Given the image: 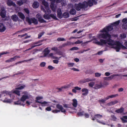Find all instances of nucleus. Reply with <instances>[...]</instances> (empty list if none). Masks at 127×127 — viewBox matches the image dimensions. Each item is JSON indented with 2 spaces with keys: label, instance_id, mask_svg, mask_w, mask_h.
<instances>
[{
  "label": "nucleus",
  "instance_id": "31",
  "mask_svg": "<svg viewBox=\"0 0 127 127\" xmlns=\"http://www.w3.org/2000/svg\"><path fill=\"white\" fill-rule=\"evenodd\" d=\"M39 5L38 2H35L33 3L32 6L34 8H37L38 7Z\"/></svg>",
  "mask_w": 127,
  "mask_h": 127
},
{
  "label": "nucleus",
  "instance_id": "58",
  "mask_svg": "<svg viewBox=\"0 0 127 127\" xmlns=\"http://www.w3.org/2000/svg\"><path fill=\"white\" fill-rule=\"evenodd\" d=\"M25 85L23 86H21L20 87H18L17 88H16V89L18 90H22L25 87Z\"/></svg>",
  "mask_w": 127,
  "mask_h": 127
},
{
  "label": "nucleus",
  "instance_id": "8",
  "mask_svg": "<svg viewBox=\"0 0 127 127\" xmlns=\"http://www.w3.org/2000/svg\"><path fill=\"white\" fill-rule=\"evenodd\" d=\"M113 29V27L111 26H107L106 28H104L102 30L100 31V32H107L111 31Z\"/></svg>",
  "mask_w": 127,
  "mask_h": 127
},
{
  "label": "nucleus",
  "instance_id": "48",
  "mask_svg": "<svg viewBox=\"0 0 127 127\" xmlns=\"http://www.w3.org/2000/svg\"><path fill=\"white\" fill-rule=\"evenodd\" d=\"M57 40L58 41H65V40L64 38H61L60 37L58 38L57 39Z\"/></svg>",
  "mask_w": 127,
  "mask_h": 127
},
{
  "label": "nucleus",
  "instance_id": "52",
  "mask_svg": "<svg viewBox=\"0 0 127 127\" xmlns=\"http://www.w3.org/2000/svg\"><path fill=\"white\" fill-rule=\"evenodd\" d=\"M94 72V71L92 69H89L88 71V74H92Z\"/></svg>",
  "mask_w": 127,
  "mask_h": 127
},
{
  "label": "nucleus",
  "instance_id": "19",
  "mask_svg": "<svg viewBox=\"0 0 127 127\" xmlns=\"http://www.w3.org/2000/svg\"><path fill=\"white\" fill-rule=\"evenodd\" d=\"M44 56L46 57L47 56L50 52V50L48 49V47H47L45 48L44 51Z\"/></svg>",
  "mask_w": 127,
  "mask_h": 127
},
{
  "label": "nucleus",
  "instance_id": "15",
  "mask_svg": "<svg viewBox=\"0 0 127 127\" xmlns=\"http://www.w3.org/2000/svg\"><path fill=\"white\" fill-rule=\"evenodd\" d=\"M104 87V85L101 83L100 84H95L94 88L95 89H98Z\"/></svg>",
  "mask_w": 127,
  "mask_h": 127
},
{
  "label": "nucleus",
  "instance_id": "10",
  "mask_svg": "<svg viewBox=\"0 0 127 127\" xmlns=\"http://www.w3.org/2000/svg\"><path fill=\"white\" fill-rule=\"evenodd\" d=\"M84 3H86L87 4V7L88 5L90 7H91L93 5L94 3L95 4H96L97 2L95 0H89L88 2L86 1H84Z\"/></svg>",
  "mask_w": 127,
  "mask_h": 127
},
{
  "label": "nucleus",
  "instance_id": "64",
  "mask_svg": "<svg viewBox=\"0 0 127 127\" xmlns=\"http://www.w3.org/2000/svg\"><path fill=\"white\" fill-rule=\"evenodd\" d=\"M25 11L27 14H29L30 12L29 11V9L27 8H25L24 9Z\"/></svg>",
  "mask_w": 127,
  "mask_h": 127
},
{
  "label": "nucleus",
  "instance_id": "16",
  "mask_svg": "<svg viewBox=\"0 0 127 127\" xmlns=\"http://www.w3.org/2000/svg\"><path fill=\"white\" fill-rule=\"evenodd\" d=\"M29 98V96L28 95H23L21 98L20 100L21 101L24 102L27 99H28Z\"/></svg>",
  "mask_w": 127,
  "mask_h": 127
},
{
  "label": "nucleus",
  "instance_id": "47",
  "mask_svg": "<svg viewBox=\"0 0 127 127\" xmlns=\"http://www.w3.org/2000/svg\"><path fill=\"white\" fill-rule=\"evenodd\" d=\"M20 58V56H16L14 57L11 58L12 61H15L16 59L17 58Z\"/></svg>",
  "mask_w": 127,
  "mask_h": 127
},
{
  "label": "nucleus",
  "instance_id": "27",
  "mask_svg": "<svg viewBox=\"0 0 127 127\" xmlns=\"http://www.w3.org/2000/svg\"><path fill=\"white\" fill-rule=\"evenodd\" d=\"M7 5L9 6H15V3L11 1L8 0L7 1Z\"/></svg>",
  "mask_w": 127,
  "mask_h": 127
},
{
  "label": "nucleus",
  "instance_id": "35",
  "mask_svg": "<svg viewBox=\"0 0 127 127\" xmlns=\"http://www.w3.org/2000/svg\"><path fill=\"white\" fill-rule=\"evenodd\" d=\"M69 16V13L66 12L64 13L63 14V17L65 18H68Z\"/></svg>",
  "mask_w": 127,
  "mask_h": 127
},
{
  "label": "nucleus",
  "instance_id": "28",
  "mask_svg": "<svg viewBox=\"0 0 127 127\" xmlns=\"http://www.w3.org/2000/svg\"><path fill=\"white\" fill-rule=\"evenodd\" d=\"M55 2H54L53 1H52L50 6L52 10L53 11H56V8L54 7V3Z\"/></svg>",
  "mask_w": 127,
  "mask_h": 127
},
{
  "label": "nucleus",
  "instance_id": "17",
  "mask_svg": "<svg viewBox=\"0 0 127 127\" xmlns=\"http://www.w3.org/2000/svg\"><path fill=\"white\" fill-rule=\"evenodd\" d=\"M57 16L60 19L62 18L63 17V15L62 14V11L60 9H58L57 11Z\"/></svg>",
  "mask_w": 127,
  "mask_h": 127
},
{
  "label": "nucleus",
  "instance_id": "40",
  "mask_svg": "<svg viewBox=\"0 0 127 127\" xmlns=\"http://www.w3.org/2000/svg\"><path fill=\"white\" fill-rule=\"evenodd\" d=\"M3 102L6 103H10L11 102V100L10 99L5 98L3 100Z\"/></svg>",
  "mask_w": 127,
  "mask_h": 127
},
{
  "label": "nucleus",
  "instance_id": "2",
  "mask_svg": "<svg viewBox=\"0 0 127 127\" xmlns=\"http://www.w3.org/2000/svg\"><path fill=\"white\" fill-rule=\"evenodd\" d=\"M87 4L83 2L82 3L80 2L76 5V9L78 11H79L81 8H87Z\"/></svg>",
  "mask_w": 127,
  "mask_h": 127
},
{
  "label": "nucleus",
  "instance_id": "63",
  "mask_svg": "<svg viewBox=\"0 0 127 127\" xmlns=\"http://www.w3.org/2000/svg\"><path fill=\"white\" fill-rule=\"evenodd\" d=\"M95 76L96 77H98L100 76L101 75V74L98 72H96L95 74Z\"/></svg>",
  "mask_w": 127,
  "mask_h": 127
},
{
  "label": "nucleus",
  "instance_id": "62",
  "mask_svg": "<svg viewBox=\"0 0 127 127\" xmlns=\"http://www.w3.org/2000/svg\"><path fill=\"white\" fill-rule=\"evenodd\" d=\"M120 119L123 123H127V120H126V119H125L123 118H121Z\"/></svg>",
  "mask_w": 127,
  "mask_h": 127
},
{
  "label": "nucleus",
  "instance_id": "45",
  "mask_svg": "<svg viewBox=\"0 0 127 127\" xmlns=\"http://www.w3.org/2000/svg\"><path fill=\"white\" fill-rule=\"evenodd\" d=\"M42 45V44H39L38 45H34L32 46H31V48H29L28 49V50H31V49L33 48L34 47H36L37 46H40Z\"/></svg>",
  "mask_w": 127,
  "mask_h": 127
},
{
  "label": "nucleus",
  "instance_id": "43",
  "mask_svg": "<svg viewBox=\"0 0 127 127\" xmlns=\"http://www.w3.org/2000/svg\"><path fill=\"white\" fill-rule=\"evenodd\" d=\"M50 18L51 17L53 19L55 20H57L58 19L57 18L55 15L53 14H51L50 15Z\"/></svg>",
  "mask_w": 127,
  "mask_h": 127
},
{
  "label": "nucleus",
  "instance_id": "6",
  "mask_svg": "<svg viewBox=\"0 0 127 127\" xmlns=\"http://www.w3.org/2000/svg\"><path fill=\"white\" fill-rule=\"evenodd\" d=\"M118 94L109 95L105 98V99H101L99 100L98 101L99 102H101L102 103H104L105 102L106 100H108L109 98H112L114 97H116L118 96Z\"/></svg>",
  "mask_w": 127,
  "mask_h": 127
},
{
  "label": "nucleus",
  "instance_id": "44",
  "mask_svg": "<svg viewBox=\"0 0 127 127\" xmlns=\"http://www.w3.org/2000/svg\"><path fill=\"white\" fill-rule=\"evenodd\" d=\"M120 23V21H118L112 24V25L114 26L118 25Z\"/></svg>",
  "mask_w": 127,
  "mask_h": 127
},
{
  "label": "nucleus",
  "instance_id": "22",
  "mask_svg": "<svg viewBox=\"0 0 127 127\" xmlns=\"http://www.w3.org/2000/svg\"><path fill=\"white\" fill-rule=\"evenodd\" d=\"M124 108L123 107H121L120 109H118L115 110V112L118 113H122L124 112Z\"/></svg>",
  "mask_w": 127,
  "mask_h": 127
},
{
  "label": "nucleus",
  "instance_id": "25",
  "mask_svg": "<svg viewBox=\"0 0 127 127\" xmlns=\"http://www.w3.org/2000/svg\"><path fill=\"white\" fill-rule=\"evenodd\" d=\"M18 15L23 20H24L25 18L24 15L22 12H19L18 13Z\"/></svg>",
  "mask_w": 127,
  "mask_h": 127
},
{
  "label": "nucleus",
  "instance_id": "20",
  "mask_svg": "<svg viewBox=\"0 0 127 127\" xmlns=\"http://www.w3.org/2000/svg\"><path fill=\"white\" fill-rule=\"evenodd\" d=\"M120 76V75L119 74H113L108 77L105 78L108 79L107 80H110L114 79V77L115 76Z\"/></svg>",
  "mask_w": 127,
  "mask_h": 127
},
{
  "label": "nucleus",
  "instance_id": "30",
  "mask_svg": "<svg viewBox=\"0 0 127 127\" xmlns=\"http://www.w3.org/2000/svg\"><path fill=\"white\" fill-rule=\"evenodd\" d=\"M21 100H19L17 101L14 102V104L15 105H19L24 106L25 104H24L23 103H22Z\"/></svg>",
  "mask_w": 127,
  "mask_h": 127
},
{
  "label": "nucleus",
  "instance_id": "5",
  "mask_svg": "<svg viewBox=\"0 0 127 127\" xmlns=\"http://www.w3.org/2000/svg\"><path fill=\"white\" fill-rule=\"evenodd\" d=\"M105 33H100L99 35V38H102L104 39H106L111 38V35L108 32H105Z\"/></svg>",
  "mask_w": 127,
  "mask_h": 127
},
{
  "label": "nucleus",
  "instance_id": "38",
  "mask_svg": "<svg viewBox=\"0 0 127 127\" xmlns=\"http://www.w3.org/2000/svg\"><path fill=\"white\" fill-rule=\"evenodd\" d=\"M44 41V40H39L38 41L35 42H34L33 44L34 45H38L39 44H39V43L42 42Z\"/></svg>",
  "mask_w": 127,
  "mask_h": 127
},
{
  "label": "nucleus",
  "instance_id": "13",
  "mask_svg": "<svg viewBox=\"0 0 127 127\" xmlns=\"http://www.w3.org/2000/svg\"><path fill=\"white\" fill-rule=\"evenodd\" d=\"M56 107L58 109H60V111L62 112L65 113L66 111L64 109L62 106L59 104H57L56 106Z\"/></svg>",
  "mask_w": 127,
  "mask_h": 127
},
{
  "label": "nucleus",
  "instance_id": "42",
  "mask_svg": "<svg viewBox=\"0 0 127 127\" xmlns=\"http://www.w3.org/2000/svg\"><path fill=\"white\" fill-rule=\"evenodd\" d=\"M95 84V83L94 82H90L89 83L88 85L89 86L91 87H93L94 85Z\"/></svg>",
  "mask_w": 127,
  "mask_h": 127
},
{
  "label": "nucleus",
  "instance_id": "23",
  "mask_svg": "<svg viewBox=\"0 0 127 127\" xmlns=\"http://www.w3.org/2000/svg\"><path fill=\"white\" fill-rule=\"evenodd\" d=\"M118 101L117 100H115L112 101L107 104V105L108 106H110L113 105H114L118 103Z\"/></svg>",
  "mask_w": 127,
  "mask_h": 127
},
{
  "label": "nucleus",
  "instance_id": "32",
  "mask_svg": "<svg viewBox=\"0 0 127 127\" xmlns=\"http://www.w3.org/2000/svg\"><path fill=\"white\" fill-rule=\"evenodd\" d=\"M70 14L72 15H75L76 13V11L74 9H72L70 10Z\"/></svg>",
  "mask_w": 127,
  "mask_h": 127
},
{
  "label": "nucleus",
  "instance_id": "56",
  "mask_svg": "<svg viewBox=\"0 0 127 127\" xmlns=\"http://www.w3.org/2000/svg\"><path fill=\"white\" fill-rule=\"evenodd\" d=\"M68 65L69 67L73 66L74 64V63H70L67 64Z\"/></svg>",
  "mask_w": 127,
  "mask_h": 127
},
{
  "label": "nucleus",
  "instance_id": "21",
  "mask_svg": "<svg viewBox=\"0 0 127 127\" xmlns=\"http://www.w3.org/2000/svg\"><path fill=\"white\" fill-rule=\"evenodd\" d=\"M38 20L39 22L40 23H45L46 22V21L45 20L42 18L41 15H39L37 17Z\"/></svg>",
  "mask_w": 127,
  "mask_h": 127
},
{
  "label": "nucleus",
  "instance_id": "33",
  "mask_svg": "<svg viewBox=\"0 0 127 127\" xmlns=\"http://www.w3.org/2000/svg\"><path fill=\"white\" fill-rule=\"evenodd\" d=\"M84 113L85 112L83 111H82L78 112L77 114L78 116H81L84 115Z\"/></svg>",
  "mask_w": 127,
  "mask_h": 127
},
{
  "label": "nucleus",
  "instance_id": "54",
  "mask_svg": "<svg viewBox=\"0 0 127 127\" xmlns=\"http://www.w3.org/2000/svg\"><path fill=\"white\" fill-rule=\"evenodd\" d=\"M120 36L123 38H125L126 37V35L125 33H123L120 35Z\"/></svg>",
  "mask_w": 127,
  "mask_h": 127
},
{
  "label": "nucleus",
  "instance_id": "53",
  "mask_svg": "<svg viewBox=\"0 0 127 127\" xmlns=\"http://www.w3.org/2000/svg\"><path fill=\"white\" fill-rule=\"evenodd\" d=\"M79 49V48L76 47H74L71 48L70 50H76Z\"/></svg>",
  "mask_w": 127,
  "mask_h": 127
},
{
  "label": "nucleus",
  "instance_id": "34",
  "mask_svg": "<svg viewBox=\"0 0 127 127\" xmlns=\"http://www.w3.org/2000/svg\"><path fill=\"white\" fill-rule=\"evenodd\" d=\"M71 44V43L70 42L67 41V43H64L62 44L63 47H64L69 45H70Z\"/></svg>",
  "mask_w": 127,
  "mask_h": 127
},
{
  "label": "nucleus",
  "instance_id": "51",
  "mask_svg": "<svg viewBox=\"0 0 127 127\" xmlns=\"http://www.w3.org/2000/svg\"><path fill=\"white\" fill-rule=\"evenodd\" d=\"M83 41H80L79 40H78L77 41H75L74 43L75 44H81L82 43Z\"/></svg>",
  "mask_w": 127,
  "mask_h": 127
},
{
  "label": "nucleus",
  "instance_id": "18",
  "mask_svg": "<svg viewBox=\"0 0 127 127\" xmlns=\"http://www.w3.org/2000/svg\"><path fill=\"white\" fill-rule=\"evenodd\" d=\"M6 28L4 25L2 23L0 24V32H4Z\"/></svg>",
  "mask_w": 127,
  "mask_h": 127
},
{
  "label": "nucleus",
  "instance_id": "37",
  "mask_svg": "<svg viewBox=\"0 0 127 127\" xmlns=\"http://www.w3.org/2000/svg\"><path fill=\"white\" fill-rule=\"evenodd\" d=\"M16 3L19 5L21 6L24 3L22 1V0H20L17 1V2Z\"/></svg>",
  "mask_w": 127,
  "mask_h": 127
},
{
  "label": "nucleus",
  "instance_id": "12",
  "mask_svg": "<svg viewBox=\"0 0 127 127\" xmlns=\"http://www.w3.org/2000/svg\"><path fill=\"white\" fill-rule=\"evenodd\" d=\"M6 11L3 8L1 9L0 11V15L2 18H5L6 17Z\"/></svg>",
  "mask_w": 127,
  "mask_h": 127
},
{
  "label": "nucleus",
  "instance_id": "41",
  "mask_svg": "<svg viewBox=\"0 0 127 127\" xmlns=\"http://www.w3.org/2000/svg\"><path fill=\"white\" fill-rule=\"evenodd\" d=\"M40 103L41 104H43V105H42V106H48V105L47 104L48 103V102H46V101H44L43 102H41Z\"/></svg>",
  "mask_w": 127,
  "mask_h": 127
},
{
  "label": "nucleus",
  "instance_id": "61",
  "mask_svg": "<svg viewBox=\"0 0 127 127\" xmlns=\"http://www.w3.org/2000/svg\"><path fill=\"white\" fill-rule=\"evenodd\" d=\"M48 68L50 70H52L54 68V67H53L52 66L50 65L48 66Z\"/></svg>",
  "mask_w": 127,
  "mask_h": 127
},
{
  "label": "nucleus",
  "instance_id": "7",
  "mask_svg": "<svg viewBox=\"0 0 127 127\" xmlns=\"http://www.w3.org/2000/svg\"><path fill=\"white\" fill-rule=\"evenodd\" d=\"M121 43L119 41H116L114 45L115 46H112V48L114 49L117 52H119L121 49Z\"/></svg>",
  "mask_w": 127,
  "mask_h": 127
},
{
  "label": "nucleus",
  "instance_id": "11",
  "mask_svg": "<svg viewBox=\"0 0 127 127\" xmlns=\"http://www.w3.org/2000/svg\"><path fill=\"white\" fill-rule=\"evenodd\" d=\"M41 9L45 13V14L43 16V18L45 19L49 20L50 19V15H49L47 13V12L43 8H41Z\"/></svg>",
  "mask_w": 127,
  "mask_h": 127
},
{
  "label": "nucleus",
  "instance_id": "9",
  "mask_svg": "<svg viewBox=\"0 0 127 127\" xmlns=\"http://www.w3.org/2000/svg\"><path fill=\"white\" fill-rule=\"evenodd\" d=\"M43 4L45 6V8L48 14H50L51 12V11L49 7L48 4L47 2L44 1L42 2Z\"/></svg>",
  "mask_w": 127,
  "mask_h": 127
},
{
  "label": "nucleus",
  "instance_id": "46",
  "mask_svg": "<svg viewBox=\"0 0 127 127\" xmlns=\"http://www.w3.org/2000/svg\"><path fill=\"white\" fill-rule=\"evenodd\" d=\"M85 79H86L87 82H89V81H94L95 80V79H90V78H87Z\"/></svg>",
  "mask_w": 127,
  "mask_h": 127
},
{
  "label": "nucleus",
  "instance_id": "3",
  "mask_svg": "<svg viewBox=\"0 0 127 127\" xmlns=\"http://www.w3.org/2000/svg\"><path fill=\"white\" fill-rule=\"evenodd\" d=\"M102 117V115H100L99 114H97L95 115L94 117H92L91 119L93 121L96 120L97 122L103 125H105V123L98 120V119H100Z\"/></svg>",
  "mask_w": 127,
  "mask_h": 127
},
{
  "label": "nucleus",
  "instance_id": "50",
  "mask_svg": "<svg viewBox=\"0 0 127 127\" xmlns=\"http://www.w3.org/2000/svg\"><path fill=\"white\" fill-rule=\"evenodd\" d=\"M46 63L45 62H42L40 64V66L41 67H44L46 65Z\"/></svg>",
  "mask_w": 127,
  "mask_h": 127
},
{
  "label": "nucleus",
  "instance_id": "49",
  "mask_svg": "<svg viewBox=\"0 0 127 127\" xmlns=\"http://www.w3.org/2000/svg\"><path fill=\"white\" fill-rule=\"evenodd\" d=\"M44 32H41L39 33L38 35V38H40L44 34Z\"/></svg>",
  "mask_w": 127,
  "mask_h": 127
},
{
  "label": "nucleus",
  "instance_id": "39",
  "mask_svg": "<svg viewBox=\"0 0 127 127\" xmlns=\"http://www.w3.org/2000/svg\"><path fill=\"white\" fill-rule=\"evenodd\" d=\"M33 59H34V58H31L28 60H23V61H20L18 62V64H19L20 63H23V62H27L28 61H30L31 60H33Z\"/></svg>",
  "mask_w": 127,
  "mask_h": 127
},
{
  "label": "nucleus",
  "instance_id": "55",
  "mask_svg": "<svg viewBox=\"0 0 127 127\" xmlns=\"http://www.w3.org/2000/svg\"><path fill=\"white\" fill-rule=\"evenodd\" d=\"M14 93L19 96L20 95V91L18 90H15L14 91Z\"/></svg>",
  "mask_w": 127,
  "mask_h": 127
},
{
  "label": "nucleus",
  "instance_id": "4",
  "mask_svg": "<svg viewBox=\"0 0 127 127\" xmlns=\"http://www.w3.org/2000/svg\"><path fill=\"white\" fill-rule=\"evenodd\" d=\"M26 19V21L29 25H31L32 23L34 24H38L37 20L35 18H32L30 19L28 17H27Z\"/></svg>",
  "mask_w": 127,
  "mask_h": 127
},
{
  "label": "nucleus",
  "instance_id": "60",
  "mask_svg": "<svg viewBox=\"0 0 127 127\" xmlns=\"http://www.w3.org/2000/svg\"><path fill=\"white\" fill-rule=\"evenodd\" d=\"M122 22L125 24H127V18H124L122 20Z\"/></svg>",
  "mask_w": 127,
  "mask_h": 127
},
{
  "label": "nucleus",
  "instance_id": "29",
  "mask_svg": "<svg viewBox=\"0 0 127 127\" xmlns=\"http://www.w3.org/2000/svg\"><path fill=\"white\" fill-rule=\"evenodd\" d=\"M49 56L51 57L52 58L55 59H57L58 60H59L61 58V57H59V58L56 57H54L53 56V54L52 53H50L49 54Z\"/></svg>",
  "mask_w": 127,
  "mask_h": 127
},
{
  "label": "nucleus",
  "instance_id": "57",
  "mask_svg": "<svg viewBox=\"0 0 127 127\" xmlns=\"http://www.w3.org/2000/svg\"><path fill=\"white\" fill-rule=\"evenodd\" d=\"M52 50L54 51L55 52H57L58 50V48L57 47H53L51 48Z\"/></svg>",
  "mask_w": 127,
  "mask_h": 127
},
{
  "label": "nucleus",
  "instance_id": "36",
  "mask_svg": "<svg viewBox=\"0 0 127 127\" xmlns=\"http://www.w3.org/2000/svg\"><path fill=\"white\" fill-rule=\"evenodd\" d=\"M42 98V97L37 96L36 98V100L35 102L36 103H41V102L38 101V100Z\"/></svg>",
  "mask_w": 127,
  "mask_h": 127
},
{
  "label": "nucleus",
  "instance_id": "24",
  "mask_svg": "<svg viewBox=\"0 0 127 127\" xmlns=\"http://www.w3.org/2000/svg\"><path fill=\"white\" fill-rule=\"evenodd\" d=\"M11 18L14 22L17 21L18 19V17L15 14L12 15L11 17Z\"/></svg>",
  "mask_w": 127,
  "mask_h": 127
},
{
  "label": "nucleus",
  "instance_id": "14",
  "mask_svg": "<svg viewBox=\"0 0 127 127\" xmlns=\"http://www.w3.org/2000/svg\"><path fill=\"white\" fill-rule=\"evenodd\" d=\"M81 91L82 92H83V93L82 94V95L84 96L87 95L89 93L88 90L86 88L82 89Z\"/></svg>",
  "mask_w": 127,
  "mask_h": 127
},
{
  "label": "nucleus",
  "instance_id": "26",
  "mask_svg": "<svg viewBox=\"0 0 127 127\" xmlns=\"http://www.w3.org/2000/svg\"><path fill=\"white\" fill-rule=\"evenodd\" d=\"M73 103L72 105L73 106L75 107H76L77 105V101L76 99H73L72 100Z\"/></svg>",
  "mask_w": 127,
  "mask_h": 127
},
{
  "label": "nucleus",
  "instance_id": "59",
  "mask_svg": "<svg viewBox=\"0 0 127 127\" xmlns=\"http://www.w3.org/2000/svg\"><path fill=\"white\" fill-rule=\"evenodd\" d=\"M56 54L59 55H63L62 52L60 51H58L56 52Z\"/></svg>",
  "mask_w": 127,
  "mask_h": 127
},
{
  "label": "nucleus",
  "instance_id": "1",
  "mask_svg": "<svg viewBox=\"0 0 127 127\" xmlns=\"http://www.w3.org/2000/svg\"><path fill=\"white\" fill-rule=\"evenodd\" d=\"M95 40L93 41V43L102 46L103 44H106L107 43L109 46H114L115 42L114 40H112L111 39V38H109L106 40H104L103 39H100V42L97 41V40L95 39Z\"/></svg>",
  "mask_w": 127,
  "mask_h": 127
}]
</instances>
